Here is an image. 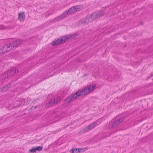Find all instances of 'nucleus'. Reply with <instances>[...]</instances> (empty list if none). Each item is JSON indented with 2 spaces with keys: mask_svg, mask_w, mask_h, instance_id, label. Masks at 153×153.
I'll return each instance as SVG.
<instances>
[{
  "mask_svg": "<svg viewBox=\"0 0 153 153\" xmlns=\"http://www.w3.org/2000/svg\"><path fill=\"white\" fill-rule=\"evenodd\" d=\"M96 85H89L82 89L78 90L76 92L72 94L67 98L65 101L69 103L77 99L80 96H84L89 94L95 89Z\"/></svg>",
  "mask_w": 153,
  "mask_h": 153,
  "instance_id": "nucleus-1",
  "label": "nucleus"
},
{
  "mask_svg": "<svg viewBox=\"0 0 153 153\" xmlns=\"http://www.w3.org/2000/svg\"><path fill=\"white\" fill-rule=\"evenodd\" d=\"M78 34L75 33L71 35L64 36L53 41L52 43V45L54 46L57 45H60L64 43L66 41L69 39L70 38L74 39H76V37L78 36Z\"/></svg>",
  "mask_w": 153,
  "mask_h": 153,
  "instance_id": "nucleus-2",
  "label": "nucleus"
},
{
  "mask_svg": "<svg viewBox=\"0 0 153 153\" xmlns=\"http://www.w3.org/2000/svg\"><path fill=\"white\" fill-rule=\"evenodd\" d=\"M22 41L23 40L20 39L13 41L12 42L10 43L9 44L6 45V46L8 47L7 48L8 49V51H9L13 49L14 47H17L19 45L21 44Z\"/></svg>",
  "mask_w": 153,
  "mask_h": 153,
  "instance_id": "nucleus-3",
  "label": "nucleus"
},
{
  "mask_svg": "<svg viewBox=\"0 0 153 153\" xmlns=\"http://www.w3.org/2000/svg\"><path fill=\"white\" fill-rule=\"evenodd\" d=\"M127 116H125L119 118L117 120L114 121L111 124V128H115L119 126L126 119Z\"/></svg>",
  "mask_w": 153,
  "mask_h": 153,
  "instance_id": "nucleus-4",
  "label": "nucleus"
},
{
  "mask_svg": "<svg viewBox=\"0 0 153 153\" xmlns=\"http://www.w3.org/2000/svg\"><path fill=\"white\" fill-rule=\"evenodd\" d=\"M105 12L102 10H100L97 12L93 13L90 16V18L93 19H98L104 15Z\"/></svg>",
  "mask_w": 153,
  "mask_h": 153,
  "instance_id": "nucleus-5",
  "label": "nucleus"
},
{
  "mask_svg": "<svg viewBox=\"0 0 153 153\" xmlns=\"http://www.w3.org/2000/svg\"><path fill=\"white\" fill-rule=\"evenodd\" d=\"M9 76H12L16 74L17 72H18V70L16 68L13 67L8 71H7Z\"/></svg>",
  "mask_w": 153,
  "mask_h": 153,
  "instance_id": "nucleus-6",
  "label": "nucleus"
},
{
  "mask_svg": "<svg viewBox=\"0 0 153 153\" xmlns=\"http://www.w3.org/2000/svg\"><path fill=\"white\" fill-rule=\"evenodd\" d=\"M7 47L5 45L1 49H0V55H2L4 53L8 51L7 48Z\"/></svg>",
  "mask_w": 153,
  "mask_h": 153,
  "instance_id": "nucleus-7",
  "label": "nucleus"
},
{
  "mask_svg": "<svg viewBox=\"0 0 153 153\" xmlns=\"http://www.w3.org/2000/svg\"><path fill=\"white\" fill-rule=\"evenodd\" d=\"M83 150L82 149H71L70 152L71 153H79L81 152V151Z\"/></svg>",
  "mask_w": 153,
  "mask_h": 153,
  "instance_id": "nucleus-8",
  "label": "nucleus"
},
{
  "mask_svg": "<svg viewBox=\"0 0 153 153\" xmlns=\"http://www.w3.org/2000/svg\"><path fill=\"white\" fill-rule=\"evenodd\" d=\"M55 103L56 99L53 98L50 100V101L46 105L47 106L49 107Z\"/></svg>",
  "mask_w": 153,
  "mask_h": 153,
  "instance_id": "nucleus-9",
  "label": "nucleus"
},
{
  "mask_svg": "<svg viewBox=\"0 0 153 153\" xmlns=\"http://www.w3.org/2000/svg\"><path fill=\"white\" fill-rule=\"evenodd\" d=\"M11 87V84L10 83H9L3 87L1 89V91L2 92H4L8 90V89L10 88Z\"/></svg>",
  "mask_w": 153,
  "mask_h": 153,
  "instance_id": "nucleus-10",
  "label": "nucleus"
},
{
  "mask_svg": "<svg viewBox=\"0 0 153 153\" xmlns=\"http://www.w3.org/2000/svg\"><path fill=\"white\" fill-rule=\"evenodd\" d=\"M8 76H9L8 74V73L7 72H4V74H1L0 76V78L2 79H4L8 77Z\"/></svg>",
  "mask_w": 153,
  "mask_h": 153,
  "instance_id": "nucleus-11",
  "label": "nucleus"
},
{
  "mask_svg": "<svg viewBox=\"0 0 153 153\" xmlns=\"http://www.w3.org/2000/svg\"><path fill=\"white\" fill-rule=\"evenodd\" d=\"M25 15L24 12L20 13L18 15V19H25Z\"/></svg>",
  "mask_w": 153,
  "mask_h": 153,
  "instance_id": "nucleus-12",
  "label": "nucleus"
},
{
  "mask_svg": "<svg viewBox=\"0 0 153 153\" xmlns=\"http://www.w3.org/2000/svg\"><path fill=\"white\" fill-rule=\"evenodd\" d=\"M97 124V122H94L91 123L90 125H89L88 127L91 130L94 128L96 126Z\"/></svg>",
  "mask_w": 153,
  "mask_h": 153,
  "instance_id": "nucleus-13",
  "label": "nucleus"
},
{
  "mask_svg": "<svg viewBox=\"0 0 153 153\" xmlns=\"http://www.w3.org/2000/svg\"><path fill=\"white\" fill-rule=\"evenodd\" d=\"M74 7H73L69 9L68 10H67V12H68V14H71L75 12L74 10Z\"/></svg>",
  "mask_w": 153,
  "mask_h": 153,
  "instance_id": "nucleus-14",
  "label": "nucleus"
},
{
  "mask_svg": "<svg viewBox=\"0 0 153 153\" xmlns=\"http://www.w3.org/2000/svg\"><path fill=\"white\" fill-rule=\"evenodd\" d=\"M67 10L63 12V13L60 15L59 17L60 18L62 19L64 18L68 14V12H67Z\"/></svg>",
  "mask_w": 153,
  "mask_h": 153,
  "instance_id": "nucleus-15",
  "label": "nucleus"
},
{
  "mask_svg": "<svg viewBox=\"0 0 153 153\" xmlns=\"http://www.w3.org/2000/svg\"><path fill=\"white\" fill-rule=\"evenodd\" d=\"M88 20H80L79 24L81 25V24H86L88 22Z\"/></svg>",
  "mask_w": 153,
  "mask_h": 153,
  "instance_id": "nucleus-16",
  "label": "nucleus"
},
{
  "mask_svg": "<svg viewBox=\"0 0 153 153\" xmlns=\"http://www.w3.org/2000/svg\"><path fill=\"white\" fill-rule=\"evenodd\" d=\"M36 151H40L42 150V147L41 146H39L36 148H35Z\"/></svg>",
  "mask_w": 153,
  "mask_h": 153,
  "instance_id": "nucleus-17",
  "label": "nucleus"
},
{
  "mask_svg": "<svg viewBox=\"0 0 153 153\" xmlns=\"http://www.w3.org/2000/svg\"><path fill=\"white\" fill-rule=\"evenodd\" d=\"M29 152L31 153H33L34 152H36V151L35 148H33L31 149H30L29 150Z\"/></svg>",
  "mask_w": 153,
  "mask_h": 153,
  "instance_id": "nucleus-18",
  "label": "nucleus"
},
{
  "mask_svg": "<svg viewBox=\"0 0 153 153\" xmlns=\"http://www.w3.org/2000/svg\"><path fill=\"white\" fill-rule=\"evenodd\" d=\"M90 129L88 127L85 128L83 129V131L85 132H87L90 130Z\"/></svg>",
  "mask_w": 153,
  "mask_h": 153,
  "instance_id": "nucleus-19",
  "label": "nucleus"
},
{
  "mask_svg": "<svg viewBox=\"0 0 153 153\" xmlns=\"http://www.w3.org/2000/svg\"><path fill=\"white\" fill-rule=\"evenodd\" d=\"M74 7V10L75 12H76L77 10L79 9V7L78 6H76L74 7Z\"/></svg>",
  "mask_w": 153,
  "mask_h": 153,
  "instance_id": "nucleus-20",
  "label": "nucleus"
},
{
  "mask_svg": "<svg viewBox=\"0 0 153 153\" xmlns=\"http://www.w3.org/2000/svg\"><path fill=\"white\" fill-rule=\"evenodd\" d=\"M61 101V99L60 98H56V103L59 102Z\"/></svg>",
  "mask_w": 153,
  "mask_h": 153,
  "instance_id": "nucleus-21",
  "label": "nucleus"
},
{
  "mask_svg": "<svg viewBox=\"0 0 153 153\" xmlns=\"http://www.w3.org/2000/svg\"><path fill=\"white\" fill-rule=\"evenodd\" d=\"M3 28V26L2 25H0V30L2 29Z\"/></svg>",
  "mask_w": 153,
  "mask_h": 153,
  "instance_id": "nucleus-22",
  "label": "nucleus"
},
{
  "mask_svg": "<svg viewBox=\"0 0 153 153\" xmlns=\"http://www.w3.org/2000/svg\"><path fill=\"white\" fill-rule=\"evenodd\" d=\"M140 25H143V22H140Z\"/></svg>",
  "mask_w": 153,
  "mask_h": 153,
  "instance_id": "nucleus-23",
  "label": "nucleus"
},
{
  "mask_svg": "<svg viewBox=\"0 0 153 153\" xmlns=\"http://www.w3.org/2000/svg\"><path fill=\"white\" fill-rule=\"evenodd\" d=\"M34 108V107L33 106H32V107H31V109H33V108Z\"/></svg>",
  "mask_w": 153,
  "mask_h": 153,
  "instance_id": "nucleus-24",
  "label": "nucleus"
}]
</instances>
